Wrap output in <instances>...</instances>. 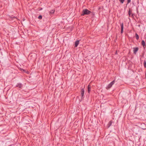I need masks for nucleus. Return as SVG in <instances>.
I'll list each match as a JSON object with an SVG mask.
<instances>
[{
	"label": "nucleus",
	"mask_w": 146,
	"mask_h": 146,
	"mask_svg": "<svg viewBox=\"0 0 146 146\" xmlns=\"http://www.w3.org/2000/svg\"><path fill=\"white\" fill-rule=\"evenodd\" d=\"M91 13V11L87 9H84L81 14V16H84L85 15H89Z\"/></svg>",
	"instance_id": "obj_1"
},
{
	"label": "nucleus",
	"mask_w": 146,
	"mask_h": 146,
	"mask_svg": "<svg viewBox=\"0 0 146 146\" xmlns=\"http://www.w3.org/2000/svg\"><path fill=\"white\" fill-rule=\"evenodd\" d=\"M115 82V80H113L108 85V86L106 87V88L108 89L111 88L112 86L114 84Z\"/></svg>",
	"instance_id": "obj_2"
},
{
	"label": "nucleus",
	"mask_w": 146,
	"mask_h": 146,
	"mask_svg": "<svg viewBox=\"0 0 146 146\" xmlns=\"http://www.w3.org/2000/svg\"><path fill=\"white\" fill-rule=\"evenodd\" d=\"M84 88V87L83 88H82L81 90V98L82 99H83L84 98V96L85 92Z\"/></svg>",
	"instance_id": "obj_3"
},
{
	"label": "nucleus",
	"mask_w": 146,
	"mask_h": 146,
	"mask_svg": "<svg viewBox=\"0 0 146 146\" xmlns=\"http://www.w3.org/2000/svg\"><path fill=\"white\" fill-rule=\"evenodd\" d=\"M133 53L135 54H136L139 49L138 47H135L133 48Z\"/></svg>",
	"instance_id": "obj_4"
},
{
	"label": "nucleus",
	"mask_w": 146,
	"mask_h": 146,
	"mask_svg": "<svg viewBox=\"0 0 146 146\" xmlns=\"http://www.w3.org/2000/svg\"><path fill=\"white\" fill-rule=\"evenodd\" d=\"M131 12H132L131 10L130 9H129V11H128V14H129V17L131 16ZM131 17H133V14H131Z\"/></svg>",
	"instance_id": "obj_5"
},
{
	"label": "nucleus",
	"mask_w": 146,
	"mask_h": 146,
	"mask_svg": "<svg viewBox=\"0 0 146 146\" xmlns=\"http://www.w3.org/2000/svg\"><path fill=\"white\" fill-rule=\"evenodd\" d=\"M16 87H18L20 88H22L23 87V86L22 84L21 83H18V84L16 86Z\"/></svg>",
	"instance_id": "obj_6"
},
{
	"label": "nucleus",
	"mask_w": 146,
	"mask_h": 146,
	"mask_svg": "<svg viewBox=\"0 0 146 146\" xmlns=\"http://www.w3.org/2000/svg\"><path fill=\"white\" fill-rule=\"evenodd\" d=\"M121 33L122 34L123 33V23L121 24Z\"/></svg>",
	"instance_id": "obj_7"
},
{
	"label": "nucleus",
	"mask_w": 146,
	"mask_h": 146,
	"mask_svg": "<svg viewBox=\"0 0 146 146\" xmlns=\"http://www.w3.org/2000/svg\"><path fill=\"white\" fill-rule=\"evenodd\" d=\"M79 40H77L75 42L74 47H76L79 44Z\"/></svg>",
	"instance_id": "obj_8"
},
{
	"label": "nucleus",
	"mask_w": 146,
	"mask_h": 146,
	"mask_svg": "<svg viewBox=\"0 0 146 146\" xmlns=\"http://www.w3.org/2000/svg\"><path fill=\"white\" fill-rule=\"evenodd\" d=\"M91 86L89 85L88 86V91L89 93H90L91 91Z\"/></svg>",
	"instance_id": "obj_9"
},
{
	"label": "nucleus",
	"mask_w": 146,
	"mask_h": 146,
	"mask_svg": "<svg viewBox=\"0 0 146 146\" xmlns=\"http://www.w3.org/2000/svg\"><path fill=\"white\" fill-rule=\"evenodd\" d=\"M113 121H112L111 120L108 123V127H109L110 126H111V125Z\"/></svg>",
	"instance_id": "obj_10"
},
{
	"label": "nucleus",
	"mask_w": 146,
	"mask_h": 146,
	"mask_svg": "<svg viewBox=\"0 0 146 146\" xmlns=\"http://www.w3.org/2000/svg\"><path fill=\"white\" fill-rule=\"evenodd\" d=\"M141 44L143 47L145 46V42L144 40H142L141 41Z\"/></svg>",
	"instance_id": "obj_11"
},
{
	"label": "nucleus",
	"mask_w": 146,
	"mask_h": 146,
	"mask_svg": "<svg viewBox=\"0 0 146 146\" xmlns=\"http://www.w3.org/2000/svg\"><path fill=\"white\" fill-rule=\"evenodd\" d=\"M90 15L91 16V17H93L94 16V15H95V13L94 12H92L91 11V13H90Z\"/></svg>",
	"instance_id": "obj_12"
},
{
	"label": "nucleus",
	"mask_w": 146,
	"mask_h": 146,
	"mask_svg": "<svg viewBox=\"0 0 146 146\" xmlns=\"http://www.w3.org/2000/svg\"><path fill=\"white\" fill-rule=\"evenodd\" d=\"M135 36L136 39L138 40L139 39V36L138 35L137 33H135Z\"/></svg>",
	"instance_id": "obj_13"
},
{
	"label": "nucleus",
	"mask_w": 146,
	"mask_h": 146,
	"mask_svg": "<svg viewBox=\"0 0 146 146\" xmlns=\"http://www.w3.org/2000/svg\"><path fill=\"white\" fill-rule=\"evenodd\" d=\"M54 11H55L54 10H52L50 11V14H53L54 13Z\"/></svg>",
	"instance_id": "obj_14"
},
{
	"label": "nucleus",
	"mask_w": 146,
	"mask_h": 146,
	"mask_svg": "<svg viewBox=\"0 0 146 146\" xmlns=\"http://www.w3.org/2000/svg\"><path fill=\"white\" fill-rule=\"evenodd\" d=\"M144 66L145 68H146V62L145 60H144Z\"/></svg>",
	"instance_id": "obj_15"
},
{
	"label": "nucleus",
	"mask_w": 146,
	"mask_h": 146,
	"mask_svg": "<svg viewBox=\"0 0 146 146\" xmlns=\"http://www.w3.org/2000/svg\"><path fill=\"white\" fill-rule=\"evenodd\" d=\"M10 19H13V18H16V17H12L10 16L9 17Z\"/></svg>",
	"instance_id": "obj_16"
},
{
	"label": "nucleus",
	"mask_w": 146,
	"mask_h": 146,
	"mask_svg": "<svg viewBox=\"0 0 146 146\" xmlns=\"http://www.w3.org/2000/svg\"><path fill=\"white\" fill-rule=\"evenodd\" d=\"M42 18V16L41 15H39L38 17V19H41Z\"/></svg>",
	"instance_id": "obj_17"
},
{
	"label": "nucleus",
	"mask_w": 146,
	"mask_h": 146,
	"mask_svg": "<svg viewBox=\"0 0 146 146\" xmlns=\"http://www.w3.org/2000/svg\"><path fill=\"white\" fill-rule=\"evenodd\" d=\"M119 1L121 3H123L124 2V0H119Z\"/></svg>",
	"instance_id": "obj_18"
},
{
	"label": "nucleus",
	"mask_w": 146,
	"mask_h": 146,
	"mask_svg": "<svg viewBox=\"0 0 146 146\" xmlns=\"http://www.w3.org/2000/svg\"><path fill=\"white\" fill-rule=\"evenodd\" d=\"M131 1V0H127V5Z\"/></svg>",
	"instance_id": "obj_19"
},
{
	"label": "nucleus",
	"mask_w": 146,
	"mask_h": 146,
	"mask_svg": "<svg viewBox=\"0 0 146 146\" xmlns=\"http://www.w3.org/2000/svg\"><path fill=\"white\" fill-rule=\"evenodd\" d=\"M21 70H23V72H26V71L25 70L23 69H21Z\"/></svg>",
	"instance_id": "obj_20"
},
{
	"label": "nucleus",
	"mask_w": 146,
	"mask_h": 146,
	"mask_svg": "<svg viewBox=\"0 0 146 146\" xmlns=\"http://www.w3.org/2000/svg\"><path fill=\"white\" fill-rule=\"evenodd\" d=\"M115 54H117V50H116L115 52Z\"/></svg>",
	"instance_id": "obj_21"
}]
</instances>
